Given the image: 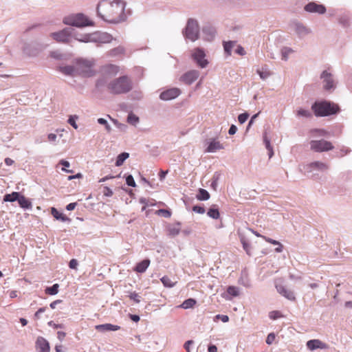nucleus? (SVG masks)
I'll list each match as a JSON object with an SVG mask.
<instances>
[{
  "label": "nucleus",
  "mask_w": 352,
  "mask_h": 352,
  "mask_svg": "<svg viewBox=\"0 0 352 352\" xmlns=\"http://www.w3.org/2000/svg\"><path fill=\"white\" fill-rule=\"evenodd\" d=\"M97 14L108 23H120L124 20V3L121 0H102L98 4Z\"/></svg>",
  "instance_id": "nucleus-1"
},
{
  "label": "nucleus",
  "mask_w": 352,
  "mask_h": 352,
  "mask_svg": "<svg viewBox=\"0 0 352 352\" xmlns=\"http://www.w3.org/2000/svg\"><path fill=\"white\" fill-rule=\"evenodd\" d=\"M94 60L80 58L73 65H65L59 67V71L66 76L91 77L96 74Z\"/></svg>",
  "instance_id": "nucleus-2"
},
{
  "label": "nucleus",
  "mask_w": 352,
  "mask_h": 352,
  "mask_svg": "<svg viewBox=\"0 0 352 352\" xmlns=\"http://www.w3.org/2000/svg\"><path fill=\"white\" fill-rule=\"evenodd\" d=\"M132 88V80L127 76L115 78L107 85L108 91L113 94H126L129 92Z\"/></svg>",
  "instance_id": "nucleus-3"
},
{
  "label": "nucleus",
  "mask_w": 352,
  "mask_h": 352,
  "mask_svg": "<svg viewBox=\"0 0 352 352\" xmlns=\"http://www.w3.org/2000/svg\"><path fill=\"white\" fill-rule=\"evenodd\" d=\"M316 116L323 117L336 114L340 111L339 106L328 101L316 102L311 107Z\"/></svg>",
  "instance_id": "nucleus-4"
},
{
  "label": "nucleus",
  "mask_w": 352,
  "mask_h": 352,
  "mask_svg": "<svg viewBox=\"0 0 352 352\" xmlns=\"http://www.w3.org/2000/svg\"><path fill=\"white\" fill-rule=\"evenodd\" d=\"M63 22L65 25L82 28L86 26H93L94 22L87 16L82 13L72 14L63 18Z\"/></svg>",
  "instance_id": "nucleus-5"
},
{
  "label": "nucleus",
  "mask_w": 352,
  "mask_h": 352,
  "mask_svg": "<svg viewBox=\"0 0 352 352\" xmlns=\"http://www.w3.org/2000/svg\"><path fill=\"white\" fill-rule=\"evenodd\" d=\"M309 144L311 150L318 153L329 151L334 148L331 142L323 139L320 140H311Z\"/></svg>",
  "instance_id": "nucleus-6"
},
{
  "label": "nucleus",
  "mask_w": 352,
  "mask_h": 352,
  "mask_svg": "<svg viewBox=\"0 0 352 352\" xmlns=\"http://www.w3.org/2000/svg\"><path fill=\"white\" fill-rule=\"evenodd\" d=\"M199 25L196 20L189 19L185 31V36L187 38L195 41L199 36Z\"/></svg>",
  "instance_id": "nucleus-7"
},
{
  "label": "nucleus",
  "mask_w": 352,
  "mask_h": 352,
  "mask_svg": "<svg viewBox=\"0 0 352 352\" xmlns=\"http://www.w3.org/2000/svg\"><path fill=\"white\" fill-rule=\"evenodd\" d=\"M71 32L69 29L65 28L59 32H53L50 36L57 42L68 43L70 39Z\"/></svg>",
  "instance_id": "nucleus-8"
},
{
  "label": "nucleus",
  "mask_w": 352,
  "mask_h": 352,
  "mask_svg": "<svg viewBox=\"0 0 352 352\" xmlns=\"http://www.w3.org/2000/svg\"><path fill=\"white\" fill-rule=\"evenodd\" d=\"M247 229L248 228H245V230L239 229L238 230V233L239 235L240 241L243 245V250L246 252V253L248 255L250 256L252 255V247L248 238L245 236L247 232H248L247 231Z\"/></svg>",
  "instance_id": "nucleus-9"
},
{
  "label": "nucleus",
  "mask_w": 352,
  "mask_h": 352,
  "mask_svg": "<svg viewBox=\"0 0 352 352\" xmlns=\"http://www.w3.org/2000/svg\"><path fill=\"white\" fill-rule=\"evenodd\" d=\"M193 59L197 62L198 65H199L201 67L204 68L208 65V61L206 60L205 58V53L204 52L199 49L197 48L194 50L192 54Z\"/></svg>",
  "instance_id": "nucleus-10"
},
{
  "label": "nucleus",
  "mask_w": 352,
  "mask_h": 352,
  "mask_svg": "<svg viewBox=\"0 0 352 352\" xmlns=\"http://www.w3.org/2000/svg\"><path fill=\"white\" fill-rule=\"evenodd\" d=\"M275 287L277 292L285 298L289 300H294L296 299L294 292L287 289L281 283L276 281Z\"/></svg>",
  "instance_id": "nucleus-11"
},
{
  "label": "nucleus",
  "mask_w": 352,
  "mask_h": 352,
  "mask_svg": "<svg viewBox=\"0 0 352 352\" xmlns=\"http://www.w3.org/2000/svg\"><path fill=\"white\" fill-rule=\"evenodd\" d=\"M199 72L197 70H190L180 77V80L185 84L190 85L199 77Z\"/></svg>",
  "instance_id": "nucleus-12"
},
{
  "label": "nucleus",
  "mask_w": 352,
  "mask_h": 352,
  "mask_svg": "<svg viewBox=\"0 0 352 352\" xmlns=\"http://www.w3.org/2000/svg\"><path fill=\"white\" fill-rule=\"evenodd\" d=\"M181 94V90L178 88H171L160 94V98L163 100H169L177 98Z\"/></svg>",
  "instance_id": "nucleus-13"
},
{
  "label": "nucleus",
  "mask_w": 352,
  "mask_h": 352,
  "mask_svg": "<svg viewBox=\"0 0 352 352\" xmlns=\"http://www.w3.org/2000/svg\"><path fill=\"white\" fill-rule=\"evenodd\" d=\"M321 78L323 80V86L324 89L330 90L334 88V81L331 73L324 71L321 74Z\"/></svg>",
  "instance_id": "nucleus-14"
},
{
  "label": "nucleus",
  "mask_w": 352,
  "mask_h": 352,
  "mask_svg": "<svg viewBox=\"0 0 352 352\" xmlns=\"http://www.w3.org/2000/svg\"><path fill=\"white\" fill-rule=\"evenodd\" d=\"M36 349L38 352H50V344L46 339L39 336L36 341Z\"/></svg>",
  "instance_id": "nucleus-15"
},
{
  "label": "nucleus",
  "mask_w": 352,
  "mask_h": 352,
  "mask_svg": "<svg viewBox=\"0 0 352 352\" xmlns=\"http://www.w3.org/2000/svg\"><path fill=\"white\" fill-rule=\"evenodd\" d=\"M305 10L309 12H316L318 14H324L326 12V8L321 4H317L314 2H311L305 6Z\"/></svg>",
  "instance_id": "nucleus-16"
},
{
  "label": "nucleus",
  "mask_w": 352,
  "mask_h": 352,
  "mask_svg": "<svg viewBox=\"0 0 352 352\" xmlns=\"http://www.w3.org/2000/svg\"><path fill=\"white\" fill-rule=\"evenodd\" d=\"M168 234L175 236L179 234L181 230V223L179 221H173L166 225Z\"/></svg>",
  "instance_id": "nucleus-17"
},
{
  "label": "nucleus",
  "mask_w": 352,
  "mask_h": 352,
  "mask_svg": "<svg viewBox=\"0 0 352 352\" xmlns=\"http://www.w3.org/2000/svg\"><path fill=\"white\" fill-rule=\"evenodd\" d=\"M307 347L309 350L314 351V350H316L318 349H328L329 346L327 344L322 342L321 340H318V339H314V340H310L307 342Z\"/></svg>",
  "instance_id": "nucleus-18"
},
{
  "label": "nucleus",
  "mask_w": 352,
  "mask_h": 352,
  "mask_svg": "<svg viewBox=\"0 0 352 352\" xmlns=\"http://www.w3.org/2000/svg\"><path fill=\"white\" fill-rule=\"evenodd\" d=\"M94 40L102 43H109L113 41V36L107 32H97L94 34Z\"/></svg>",
  "instance_id": "nucleus-19"
},
{
  "label": "nucleus",
  "mask_w": 352,
  "mask_h": 352,
  "mask_svg": "<svg viewBox=\"0 0 352 352\" xmlns=\"http://www.w3.org/2000/svg\"><path fill=\"white\" fill-rule=\"evenodd\" d=\"M102 72L107 76H116L119 73L120 67L116 65L108 64L102 67Z\"/></svg>",
  "instance_id": "nucleus-20"
},
{
  "label": "nucleus",
  "mask_w": 352,
  "mask_h": 352,
  "mask_svg": "<svg viewBox=\"0 0 352 352\" xmlns=\"http://www.w3.org/2000/svg\"><path fill=\"white\" fill-rule=\"evenodd\" d=\"M96 329L99 331H118L120 329V327L118 325H115L109 323L98 324L95 327Z\"/></svg>",
  "instance_id": "nucleus-21"
},
{
  "label": "nucleus",
  "mask_w": 352,
  "mask_h": 352,
  "mask_svg": "<svg viewBox=\"0 0 352 352\" xmlns=\"http://www.w3.org/2000/svg\"><path fill=\"white\" fill-rule=\"evenodd\" d=\"M240 294V289L238 287L236 286H229L227 288V294H224L223 296L226 300H231L233 297H236Z\"/></svg>",
  "instance_id": "nucleus-22"
},
{
  "label": "nucleus",
  "mask_w": 352,
  "mask_h": 352,
  "mask_svg": "<svg viewBox=\"0 0 352 352\" xmlns=\"http://www.w3.org/2000/svg\"><path fill=\"white\" fill-rule=\"evenodd\" d=\"M149 265L150 260L144 259L136 265L134 270L138 273H144L147 270Z\"/></svg>",
  "instance_id": "nucleus-23"
},
{
  "label": "nucleus",
  "mask_w": 352,
  "mask_h": 352,
  "mask_svg": "<svg viewBox=\"0 0 352 352\" xmlns=\"http://www.w3.org/2000/svg\"><path fill=\"white\" fill-rule=\"evenodd\" d=\"M223 148V147L222 144L219 141L213 140L212 141H211L210 142L206 151L208 152V153H213L218 150L222 149Z\"/></svg>",
  "instance_id": "nucleus-24"
},
{
  "label": "nucleus",
  "mask_w": 352,
  "mask_h": 352,
  "mask_svg": "<svg viewBox=\"0 0 352 352\" xmlns=\"http://www.w3.org/2000/svg\"><path fill=\"white\" fill-rule=\"evenodd\" d=\"M125 50L122 46H118L108 52V55L111 57L122 56L124 54Z\"/></svg>",
  "instance_id": "nucleus-25"
},
{
  "label": "nucleus",
  "mask_w": 352,
  "mask_h": 352,
  "mask_svg": "<svg viewBox=\"0 0 352 352\" xmlns=\"http://www.w3.org/2000/svg\"><path fill=\"white\" fill-rule=\"evenodd\" d=\"M309 166L311 169H316L319 170H326L328 169V165L325 163L321 162H314L311 163Z\"/></svg>",
  "instance_id": "nucleus-26"
},
{
  "label": "nucleus",
  "mask_w": 352,
  "mask_h": 352,
  "mask_svg": "<svg viewBox=\"0 0 352 352\" xmlns=\"http://www.w3.org/2000/svg\"><path fill=\"white\" fill-rule=\"evenodd\" d=\"M18 202L21 208H30L32 207V203L23 195H20L18 199Z\"/></svg>",
  "instance_id": "nucleus-27"
},
{
  "label": "nucleus",
  "mask_w": 352,
  "mask_h": 352,
  "mask_svg": "<svg viewBox=\"0 0 352 352\" xmlns=\"http://www.w3.org/2000/svg\"><path fill=\"white\" fill-rule=\"evenodd\" d=\"M196 302H197L194 298H188L185 300L179 307L184 309H187L192 308L196 304Z\"/></svg>",
  "instance_id": "nucleus-28"
},
{
  "label": "nucleus",
  "mask_w": 352,
  "mask_h": 352,
  "mask_svg": "<svg viewBox=\"0 0 352 352\" xmlns=\"http://www.w3.org/2000/svg\"><path fill=\"white\" fill-rule=\"evenodd\" d=\"M20 194L16 192H13L11 194H6L3 197L4 201L13 202L14 201H18Z\"/></svg>",
  "instance_id": "nucleus-29"
},
{
  "label": "nucleus",
  "mask_w": 352,
  "mask_h": 352,
  "mask_svg": "<svg viewBox=\"0 0 352 352\" xmlns=\"http://www.w3.org/2000/svg\"><path fill=\"white\" fill-rule=\"evenodd\" d=\"M164 287L171 288L175 285L176 281H173L168 276H164L161 278Z\"/></svg>",
  "instance_id": "nucleus-30"
},
{
  "label": "nucleus",
  "mask_w": 352,
  "mask_h": 352,
  "mask_svg": "<svg viewBox=\"0 0 352 352\" xmlns=\"http://www.w3.org/2000/svg\"><path fill=\"white\" fill-rule=\"evenodd\" d=\"M129 154L128 153H122L120 154L116 160V166H120L123 164L124 162L129 157Z\"/></svg>",
  "instance_id": "nucleus-31"
},
{
  "label": "nucleus",
  "mask_w": 352,
  "mask_h": 352,
  "mask_svg": "<svg viewBox=\"0 0 352 352\" xmlns=\"http://www.w3.org/2000/svg\"><path fill=\"white\" fill-rule=\"evenodd\" d=\"M197 197L199 200H208L210 198V194L206 190L200 188Z\"/></svg>",
  "instance_id": "nucleus-32"
},
{
  "label": "nucleus",
  "mask_w": 352,
  "mask_h": 352,
  "mask_svg": "<svg viewBox=\"0 0 352 352\" xmlns=\"http://www.w3.org/2000/svg\"><path fill=\"white\" fill-rule=\"evenodd\" d=\"M236 45V42L234 41H228L224 42L223 47L224 50L227 53L228 55H231L232 54V48Z\"/></svg>",
  "instance_id": "nucleus-33"
},
{
  "label": "nucleus",
  "mask_w": 352,
  "mask_h": 352,
  "mask_svg": "<svg viewBox=\"0 0 352 352\" xmlns=\"http://www.w3.org/2000/svg\"><path fill=\"white\" fill-rule=\"evenodd\" d=\"M58 284L56 283L52 287L45 289V293L49 295H56L58 292Z\"/></svg>",
  "instance_id": "nucleus-34"
},
{
  "label": "nucleus",
  "mask_w": 352,
  "mask_h": 352,
  "mask_svg": "<svg viewBox=\"0 0 352 352\" xmlns=\"http://www.w3.org/2000/svg\"><path fill=\"white\" fill-rule=\"evenodd\" d=\"M155 214L159 215L160 217L168 219L171 216V212L168 210L166 209H160L155 211Z\"/></svg>",
  "instance_id": "nucleus-35"
},
{
  "label": "nucleus",
  "mask_w": 352,
  "mask_h": 352,
  "mask_svg": "<svg viewBox=\"0 0 352 352\" xmlns=\"http://www.w3.org/2000/svg\"><path fill=\"white\" fill-rule=\"evenodd\" d=\"M51 214L53 215V217L56 219H61V220H69L67 218H65L62 213L58 212L55 208H51Z\"/></svg>",
  "instance_id": "nucleus-36"
},
{
  "label": "nucleus",
  "mask_w": 352,
  "mask_h": 352,
  "mask_svg": "<svg viewBox=\"0 0 352 352\" xmlns=\"http://www.w3.org/2000/svg\"><path fill=\"white\" fill-rule=\"evenodd\" d=\"M296 115L298 117H304V118H310L311 117V113L307 110L304 109H299L296 111Z\"/></svg>",
  "instance_id": "nucleus-37"
},
{
  "label": "nucleus",
  "mask_w": 352,
  "mask_h": 352,
  "mask_svg": "<svg viewBox=\"0 0 352 352\" xmlns=\"http://www.w3.org/2000/svg\"><path fill=\"white\" fill-rule=\"evenodd\" d=\"M208 215L214 219H217L219 217V212L217 208H211L208 211Z\"/></svg>",
  "instance_id": "nucleus-38"
},
{
  "label": "nucleus",
  "mask_w": 352,
  "mask_h": 352,
  "mask_svg": "<svg viewBox=\"0 0 352 352\" xmlns=\"http://www.w3.org/2000/svg\"><path fill=\"white\" fill-rule=\"evenodd\" d=\"M247 231L248 232H250V233H253L256 236H261V237H263V239H265L267 242H270L272 244H274V245H277L278 244V241H276V240H273L272 239H270V238H266L265 236H261L260 235L258 232H254V230H252V229H247Z\"/></svg>",
  "instance_id": "nucleus-39"
},
{
  "label": "nucleus",
  "mask_w": 352,
  "mask_h": 352,
  "mask_svg": "<svg viewBox=\"0 0 352 352\" xmlns=\"http://www.w3.org/2000/svg\"><path fill=\"white\" fill-rule=\"evenodd\" d=\"M293 52L291 48L284 47L281 50L282 58L285 60H287L288 56Z\"/></svg>",
  "instance_id": "nucleus-40"
},
{
  "label": "nucleus",
  "mask_w": 352,
  "mask_h": 352,
  "mask_svg": "<svg viewBox=\"0 0 352 352\" xmlns=\"http://www.w3.org/2000/svg\"><path fill=\"white\" fill-rule=\"evenodd\" d=\"M59 164L63 166V167L62 168L63 171L66 172V173H72L73 172V170H68L66 168L67 167H69V166H70V164L68 161L65 160H61L60 161Z\"/></svg>",
  "instance_id": "nucleus-41"
},
{
  "label": "nucleus",
  "mask_w": 352,
  "mask_h": 352,
  "mask_svg": "<svg viewBox=\"0 0 352 352\" xmlns=\"http://www.w3.org/2000/svg\"><path fill=\"white\" fill-rule=\"evenodd\" d=\"M257 74L259 75L260 78L263 80L267 79L269 76H271V72L270 71H261L258 69Z\"/></svg>",
  "instance_id": "nucleus-42"
},
{
  "label": "nucleus",
  "mask_w": 352,
  "mask_h": 352,
  "mask_svg": "<svg viewBox=\"0 0 352 352\" xmlns=\"http://www.w3.org/2000/svg\"><path fill=\"white\" fill-rule=\"evenodd\" d=\"M311 133L320 136H326L328 134L327 131L324 129H314L311 131Z\"/></svg>",
  "instance_id": "nucleus-43"
},
{
  "label": "nucleus",
  "mask_w": 352,
  "mask_h": 352,
  "mask_svg": "<svg viewBox=\"0 0 352 352\" xmlns=\"http://www.w3.org/2000/svg\"><path fill=\"white\" fill-rule=\"evenodd\" d=\"M127 120L129 123H131L132 124H135L136 122H138L139 118L133 114H129L128 116Z\"/></svg>",
  "instance_id": "nucleus-44"
},
{
  "label": "nucleus",
  "mask_w": 352,
  "mask_h": 352,
  "mask_svg": "<svg viewBox=\"0 0 352 352\" xmlns=\"http://www.w3.org/2000/svg\"><path fill=\"white\" fill-rule=\"evenodd\" d=\"M269 317L272 320H276L281 317V314L278 311H273L270 313Z\"/></svg>",
  "instance_id": "nucleus-45"
},
{
  "label": "nucleus",
  "mask_w": 352,
  "mask_h": 352,
  "mask_svg": "<svg viewBox=\"0 0 352 352\" xmlns=\"http://www.w3.org/2000/svg\"><path fill=\"white\" fill-rule=\"evenodd\" d=\"M275 334L274 333H270L268 334L267 338H266V343L268 344V345H270L272 344L274 340H275Z\"/></svg>",
  "instance_id": "nucleus-46"
},
{
  "label": "nucleus",
  "mask_w": 352,
  "mask_h": 352,
  "mask_svg": "<svg viewBox=\"0 0 352 352\" xmlns=\"http://www.w3.org/2000/svg\"><path fill=\"white\" fill-rule=\"evenodd\" d=\"M249 115L247 113H241L238 117V120L241 124L244 123L248 118Z\"/></svg>",
  "instance_id": "nucleus-47"
},
{
  "label": "nucleus",
  "mask_w": 352,
  "mask_h": 352,
  "mask_svg": "<svg viewBox=\"0 0 352 352\" xmlns=\"http://www.w3.org/2000/svg\"><path fill=\"white\" fill-rule=\"evenodd\" d=\"M102 192L103 195L106 197H111L113 194L112 190L107 186H104L103 188Z\"/></svg>",
  "instance_id": "nucleus-48"
},
{
  "label": "nucleus",
  "mask_w": 352,
  "mask_h": 352,
  "mask_svg": "<svg viewBox=\"0 0 352 352\" xmlns=\"http://www.w3.org/2000/svg\"><path fill=\"white\" fill-rule=\"evenodd\" d=\"M129 298L137 303L140 302V296L135 292L131 293Z\"/></svg>",
  "instance_id": "nucleus-49"
},
{
  "label": "nucleus",
  "mask_w": 352,
  "mask_h": 352,
  "mask_svg": "<svg viewBox=\"0 0 352 352\" xmlns=\"http://www.w3.org/2000/svg\"><path fill=\"white\" fill-rule=\"evenodd\" d=\"M126 182L128 186H133V187L135 186V182L134 179L132 175H129L126 177Z\"/></svg>",
  "instance_id": "nucleus-50"
},
{
  "label": "nucleus",
  "mask_w": 352,
  "mask_h": 352,
  "mask_svg": "<svg viewBox=\"0 0 352 352\" xmlns=\"http://www.w3.org/2000/svg\"><path fill=\"white\" fill-rule=\"evenodd\" d=\"M296 31L299 34H307L308 32L305 27L298 25L296 26Z\"/></svg>",
  "instance_id": "nucleus-51"
},
{
  "label": "nucleus",
  "mask_w": 352,
  "mask_h": 352,
  "mask_svg": "<svg viewBox=\"0 0 352 352\" xmlns=\"http://www.w3.org/2000/svg\"><path fill=\"white\" fill-rule=\"evenodd\" d=\"M45 307L39 308L37 311L34 314V318L38 320L41 318V314L45 311Z\"/></svg>",
  "instance_id": "nucleus-52"
},
{
  "label": "nucleus",
  "mask_w": 352,
  "mask_h": 352,
  "mask_svg": "<svg viewBox=\"0 0 352 352\" xmlns=\"http://www.w3.org/2000/svg\"><path fill=\"white\" fill-rule=\"evenodd\" d=\"M264 141H265V146H266L267 149L270 151V153H269L270 157H271L273 155V151H272V148L270 145V140H268L267 138H265Z\"/></svg>",
  "instance_id": "nucleus-53"
},
{
  "label": "nucleus",
  "mask_w": 352,
  "mask_h": 352,
  "mask_svg": "<svg viewBox=\"0 0 352 352\" xmlns=\"http://www.w3.org/2000/svg\"><path fill=\"white\" fill-rule=\"evenodd\" d=\"M215 318L221 320L223 322H227L229 320V317L226 315L218 314L215 316Z\"/></svg>",
  "instance_id": "nucleus-54"
},
{
  "label": "nucleus",
  "mask_w": 352,
  "mask_h": 352,
  "mask_svg": "<svg viewBox=\"0 0 352 352\" xmlns=\"http://www.w3.org/2000/svg\"><path fill=\"white\" fill-rule=\"evenodd\" d=\"M47 324L50 327H52L54 329H58V328L62 329V328L64 327L63 324H56L53 321L48 322Z\"/></svg>",
  "instance_id": "nucleus-55"
},
{
  "label": "nucleus",
  "mask_w": 352,
  "mask_h": 352,
  "mask_svg": "<svg viewBox=\"0 0 352 352\" xmlns=\"http://www.w3.org/2000/svg\"><path fill=\"white\" fill-rule=\"evenodd\" d=\"M78 265V263L77 260L74 258L72 259L69 263V266L71 269H76Z\"/></svg>",
  "instance_id": "nucleus-56"
},
{
  "label": "nucleus",
  "mask_w": 352,
  "mask_h": 352,
  "mask_svg": "<svg viewBox=\"0 0 352 352\" xmlns=\"http://www.w3.org/2000/svg\"><path fill=\"white\" fill-rule=\"evenodd\" d=\"M235 52L241 56H243L245 54V52L243 47L241 45H237Z\"/></svg>",
  "instance_id": "nucleus-57"
},
{
  "label": "nucleus",
  "mask_w": 352,
  "mask_h": 352,
  "mask_svg": "<svg viewBox=\"0 0 352 352\" xmlns=\"http://www.w3.org/2000/svg\"><path fill=\"white\" fill-rule=\"evenodd\" d=\"M68 122L74 128V129H77L78 128V126L76 123V121H75V119L74 117L71 116L69 120H68Z\"/></svg>",
  "instance_id": "nucleus-58"
},
{
  "label": "nucleus",
  "mask_w": 352,
  "mask_h": 352,
  "mask_svg": "<svg viewBox=\"0 0 352 352\" xmlns=\"http://www.w3.org/2000/svg\"><path fill=\"white\" fill-rule=\"evenodd\" d=\"M193 344L192 340H188L184 344V349L186 350L187 352H190V346Z\"/></svg>",
  "instance_id": "nucleus-59"
},
{
  "label": "nucleus",
  "mask_w": 352,
  "mask_h": 352,
  "mask_svg": "<svg viewBox=\"0 0 352 352\" xmlns=\"http://www.w3.org/2000/svg\"><path fill=\"white\" fill-rule=\"evenodd\" d=\"M65 336L66 333L63 331H58L57 333V338L60 342H62L64 340Z\"/></svg>",
  "instance_id": "nucleus-60"
},
{
  "label": "nucleus",
  "mask_w": 352,
  "mask_h": 352,
  "mask_svg": "<svg viewBox=\"0 0 352 352\" xmlns=\"http://www.w3.org/2000/svg\"><path fill=\"white\" fill-rule=\"evenodd\" d=\"M237 131V128L235 125H232L230 129H229V131H228V133L230 135H234L236 133Z\"/></svg>",
  "instance_id": "nucleus-61"
},
{
  "label": "nucleus",
  "mask_w": 352,
  "mask_h": 352,
  "mask_svg": "<svg viewBox=\"0 0 352 352\" xmlns=\"http://www.w3.org/2000/svg\"><path fill=\"white\" fill-rule=\"evenodd\" d=\"M167 173H168V170H161L160 171V173H159L160 179L161 181L163 180L165 178V177H166Z\"/></svg>",
  "instance_id": "nucleus-62"
},
{
  "label": "nucleus",
  "mask_w": 352,
  "mask_h": 352,
  "mask_svg": "<svg viewBox=\"0 0 352 352\" xmlns=\"http://www.w3.org/2000/svg\"><path fill=\"white\" fill-rule=\"evenodd\" d=\"M193 210L198 213H201V214H203L205 212L204 208L202 207H199V206H195L193 208Z\"/></svg>",
  "instance_id": "nucleus-63"
},
{
  "label": "nucleus",
  "mask_w": 352,
  "mask_h": 352,
  "mask_svg": "<svg viewBox=\"0 0 352 352\" xmlns=\"http://www.w3.org/2000/svg\"><path fill=\"white\" fill-rule=\"evenodd\" d=\"M208 352H217V347L215 345L210 344L208 346Z\"/></svg>",
  "instance_id": "nucleus-64"
}]
</instances>
